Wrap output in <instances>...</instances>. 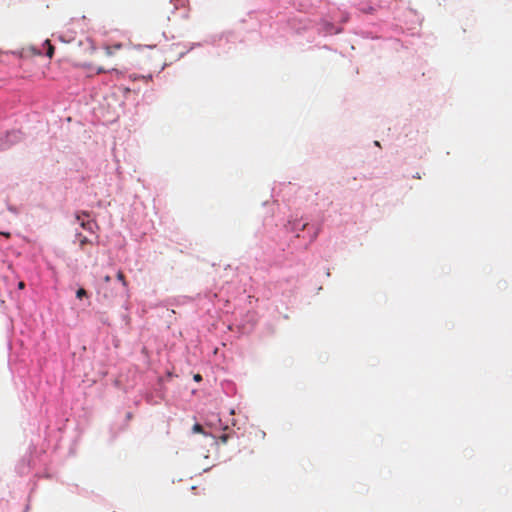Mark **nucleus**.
<instances>
[{
    "label": "nucleus",
    "instance_id": "obj_12",
    "mask_svg": "<svg viewBox=\"0 0 512 512\" xmlns=\"http://www.w3.org/2000/svg\"><path fill=\"white\" fill-rule=\"evenodd\" d=\"M105 72H106V70L104 68L100 67L97 69V73H105Z\"/></svg>",
    "mask_w": 512,
    "mask_h": 512
},
{
    "label": "nucleus",
    "instance_id": "obj_1",
    "mask_svg": "<svg viewBox=\"0 0 512 512\" xmlns=\"http://www.w3.org/2000/svg\"><path fill=\"white\" fill-rule=\"evenodd\" d=\"M76 219H77V221H79V224L83 229H85L91 233H95V228H98V225L96 224L95 221L81 220V214H79V213L76 214Z\"/></svg>",
    "mask_w": 512,
    "mask_h": 512
},
{
    "label": "nucleus",
    "instance_id": "obj_16",
    "mask_svg": "<svg viewBox=\"0 0 512 512\" xmlns=\"http://www.w3.org/2000/svg\"><path fill=\"white\" fill-rule=\"evenodd\" d=\"M81 214H82V215H84V216H86V217H88V216H89V213H87V212H82Z\"/></svg>",
    "mask_w": 512,
    "mask_h": 512
},
{
    "label": "nucleus",
    "instance_id": "obj_4",
    "mask_svg": "<svg viewBox=\"0 0 512 512\" xmlns=\"http://www.w3.org/2000/svg\"><path fill=\"white\" fill-rule=\"evenodd\" d=\"M43 45L46 46V48H47L46 55L49 58H52V56L54 54V47H53V45L50 43L49 40H46Z\"/></svg>",
    "mask_w": 512,
    "mask_h": 512
},
{
    "label": "nucleus",
    "instance_id": "obj_13",
    "mask_svg": "<svg viewBox=\"0 0 512 512\" xmlns=\"http://www.w3.org/2000/svg\"><path fill=\"white\" fill-rule=\"evenodd\" d=\"M194 379H195V381H200L201 380V376L199 374H197V375L194 376Z\"/></svg>",
    "mask_w": 512,
    "mask_h": 512
},
{
    "label": "nucleus",
    "instance_id": "obj_11",
    "mask_svg": "<svg viewBox=\"0 0 512 512\" xmlns=\"http://www.w3.org/2000/svg\"><path fill=\"white\" fill-rule=\"evenodd\" d=\"M257 434H258L262 439H264V438H265V435H266V434H265V432H263V431H258V432H257Z\"/></svg>",
    "mask_w": 512,
    "mask_h": 512
},
{
    "label": "nucleus",
    "instance_id": "obj_10",
    "mask_svg": "<svg viewBox=\"0 0 512 512\" xmlns=\"http://www.w3.org/2000/svg\"><path fill=\"white\" fill-rule=\"evenodd\" d=\"M7 136H8L9 138H10V137H13L14 139L18 138V135H17V133H16V132H13V133H11V134H8Z\"/></svg>",
    "mask_w": 512,
    "mask_h": 512
},
{
    "label": "nucleus",
    "instance_id": "obj_15",
    "mask_svg": "<svg viewBox=\"0 0 512 512\" xmlns=\"http://www.w3.org/2000/svg\"><path fill=\"white\" fill-rule=\"evenodd\" d=\"M104 296L108 298V297H111V296H113V295H112V294H108V293H106V292H105V293H104Z\"/></svg>",
    "mask_w": 512,
    "mask_h": 512
},
{
    "label": "nucleus",
    "instance_id": "obj_3",
    "mask_svg": "<svg viewBox=\"0 0 512 512\" xmlns=\"http://www.w3.org/2000/svg\"><path fill=\"white\" fill-rule=\"evenodd\" d=\"M116 277H117V279L121 282L122 287H123L125 290H127V289H128V282H127V280H126V277H125L124 273H123L121 270H119V271L117 272Z\"/></svg>",
    "mask_w": 512,
    "mask_h": 512
},
{
    "label": "nucleus",
    "instance_id": "obj_7",
    "mask_svg": "<svg viewBox=\"0 0 512 512\" xmlns=\"http://www.w3.org/2000/svg\"><path fill=\"white\" fill-rule=\"evenodd\" d=\"M86 295H87V292H86V290L84 288H80L76 292L77 298H82V297H84Z\"/></svg>",
    "mask_w": 512,
    "mask_h": 512
},
{
    "label": "nucleus",
    "instance_id": "obj_6",
    "mask_svg": "<svg viewBox=\"0 0 512 512\" xmlns=\"http://www.w3.org/2000/svg\"><path fill=\"white\" fill-rule=\"evenodd\" d=\"M192 431L194 433H204L203 427L199 423H196V424L193 425Z\"/></svg>",
    "mask_w": 512,
    "mask_h": 512
},
{
    "label": "nucleus",
    "instance_id": "obj_2",
    "mask_svg": "<svg viewBox=\"0 0 512 512\" xmlns=\"http://www.w3.org/2000/svg\"><path fill=\"white\" fill-rule=\"evenodd\" d=\"M76 238L79 241V247L82 251H85L86 245L92 243L86 236L82 235L81 233H76Z\"/></svg>",
    "mask_w": 512,
    "mask_h": 512
},
{
    "label": "nucleus",
    "instance_id": "obj_5",
    "mask_svg": "<svg viewBox=\"0 0 512 512\" xmlns=\"http://www.w3.org/2000/svg\"><path fill=\"white\" fill-rule=\"evenodd\" d=\"M121 47H122V45H121V44H117V45H115V46H113V47H106V48H105V52H106V54H107L108 56H111V55H113L114 50H118V49H120Z\"/></svg>",
    "mask_w": 512,
    "mask_h": 512
},
{
    "label": "nucleus",
    "instance_id": "obj_8",
    "mask_svg": "<svg viewBox=\"0 0 512 512\" xmlns=\"http://www.w3.org/2000/svg\"><path fill=\"white\" fill-rule=\"evenodd\" d=\"M220 441L222 443H227L228 439H229V435L228 434H222L220 437H219Z\"/></svg>",
    "mask_w": 512,
    "mask_h": 512
},
{
    "label": "nucleus",
    "instance_id": "obj_9",
    "mask_svg": "<svg viewBox=\"0 0 512 512\" xmlns=\"http://www.w3.org/2000/svg\"><path fill=\"white\" fill-rule=\"evenodd\" d=\"M103 281H104V283H105L106 285H108V284L110 283V281H111V277H110L109 275H107V276H105V277L103 278Z\"/></svg>",
    "mask_w": 512,
    "mask_h": 512
},
{
    "label": "nucleus",
    "instance_id": "obj_14",
    "mask_svg": "<svg viewBox=\"0 0 512 512\" xmlns=\"http://www.w3.org/2000/svg\"><path fill=\"white\" fill-rule=\"evenodd\" d=\"M24 286H25L24 282H20V283L18 284V287H19L20 289H23V288H24Z\"/></svg>",
    "mask_w": 512,
    "mask_h": 512
}]
</instances>
